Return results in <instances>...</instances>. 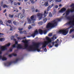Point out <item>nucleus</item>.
Listing matches in <instances>:
<instances>
[{
    "label": "nucleus",
    "instance_id": "nucleus-3",
    "mask_svg": "<svg viewBox=\"0 0 74 74\" xmlns=\"http://www.w3.org/2000/svg\"><path fill=\"white\" fill-rule=\"evenodd\" d=\"M70 7L72 8V10L70 9H69L66 12V14L65 16V17L67 19H69V20H70L71 21L72 18H74V15L73 16L71 17L70 16H67L68 15H69L70 12H73L74 11V3H73L71 5Z\"/></svg>",
    "mask_w": 74,
    "mask_h": 74
},
{
    "label": "nucleus",
    "instance_id": "nucleus-13",
    "mask_svg": "<svg viewBox=\"0 0 74 74\" xmlns=\"http://www.w3.org/2000/svg\"><path fill=\"white\" fill-rule=\"evenodd\" d=\"M52 45L51 46V44H49V45H48V47H49V48H52L53 46H54V44H55V42H52Z\"/></svg>",
    "mask_w": 74,
    "mask_h": 74
},
{
    "label": "nucleus",
    "instance_id": "nucleus-48",
    "mask_svg": "<svg viewBox=\"0 0 74 74\" xmlns=\"http://www.w3.org/2000/svg\"><path fill=\"white\" fill-rule=\"evenodd\" d=\"M42 18V16H41L39 17V19H41Z\"/></svg>",
    "mask_w": 74,
    "mask_h": 74
},
{
    "label": "nucleus",
    "instance_id": "nucleus-56",
    "mask_svg": "<svg viewBox=\"0 0 74 74\" xmlns=\"http://www.w3.org/2000/svg\"><path fill=\"white\" fill-rule=\"evenodd\" d=\"M21 13H19L17 15H18V17H18V16H19V15H21Z\"/></svg>",
    "mask_w": 74,
    "mask_h": 74
},
{
    "label": "nucleus",
    "instance_id": "nucleus-4",
    "mask_svg": "<svg viewBox=\"0 0 74 74\" xmlns=\"http://www.w3.org/2000/svg\"><path fill=\"white\" fill-rule=\"evenodd\" d=\"M57 24V22H56V21L54 20L53 21L52 23H49L46 26V28L49 29L51 27H54L55 26H56Z\"/></svg>",
    "mask_w": 74,
    "mask_h": 74
},
{
    "label": "nucleus",
    "instance_id": "nucleus-43",
    "mask_svg": "<svg viewBox=\"0 0 74 74\" xmlns=\"http://www.w3.org/2000/svg\"><path fill=\"white\" fill-rule=\"evenodd\" d=\"M8 23H9V24L10 23H11V21L10 20H8Z\"/></svg>",
    "mask_w": 74,
    "mask_h": 74
},
{
    "label": "nucleus",
    "instance_id": "nucleus-2",
    "mask_svg": "<svg viewBox=\"0 0 74 74\" xmlns=\"http://www.w3.org/2000/svg\"><path fill=\"white\" fill-rule=\"evenodd\" d=\"M40 44V43H34L32 45L29 46V50L28 51H37L38 52H40V50L38 49L39 45Z\"/></svg>",
    "mask_w": 74,
    "mask_h": 74
},
{
    "label": "nucleus",
    "instance_id": "nucleus-39",
    "mask_svg": "<svg viewBox=\"0 0 74 74\" xmlns=\"http://www.w3.org/2000/svg\"><path fill=\"white\" fill-rule=\"evenodd\" d=\"M62 19V18H57V20L58 21H60Z\"/></svg>",
    "mask_w": 74,
    "mask_h": 74
},
{
    "label": "nucleus",
    "instance_id": "nucleus-45",
    "mask_svg": "<svg viewBox=\"0 0 74 74\" xmlns=\"http://www.w3.org/2000/svg\"><path fill=\"white\" fill-rule=\"evenodd\" d=\"M23 29V28L18 29V30H19V31H21V30H22Z\"/></svg>",
    "mask_w": 74,
    "mask_h": 74
},
{
    "label": "nucleus",
    "instance_id": "nucleus-64",
    "mask_svg": "<svg viewBox=\"0 0 74 74\" xmlns=\"http://www.w3.org/2000/svg\"><path fill=\"white\" fill-rule=\"evenodd\" d=\"M62 5L61 4H60L59 5V7H62Z\"/></svg>",
    "mask_w": 74,
    "mask_h": 74
},
{
    "label": "nucleus",
    "instance_id": "nucleus-18",
    "mask_svg": "<svg viewBox=\"0 0 74 74\" xmlns=\"http://www.w3.org/2000/svg\"><path fill=\"white\" fill-rule=\"evenodd\" d=\"M39 32L40 34H43V30L41 29H39Z\"/></svg>",
    "mask_w": 74,
    "mask_h": 74
},
{
    "label": "nucleus",
    "instance_id": "nucleus-27",
    "mask_svg": "<svg viewBox=\"0 0 74 74\" xmlns=\"http://www.w3.org/2000/svg\"><path fill=\"white\" fill-rule=\"evenodd\" d=\"M3 4H4V3L3 2V1H1V7L3 6Z\"/></svg>",
    "mask_w": 74,
    "mask_h": 74
},
{
    "label": "nucleus",
    "instance_id": "nucleus-15",
    "mask_svg": "<svg viewBox=\"0 0 74 74\" xmlns=\"http://www.w3.org/2000/svg\"><path fill=\"white\" fill-rule=\"evenodd\" d=\"M12 56H17V54L13 53L9 55V57H10V58L12 57Z\"/></svg>",
    "mask_w": 74,
    "mask_h": 74
},
{
    "label": "nucleus",
    "instance_id": "nucleus-57",
    "mask_svg": "<svg viewBox=\"0 0 74 74\" xmlns=\"http://www.w3.org/2000/svg\"><path fill=\"white\" fill-rule=\"evenodd\" d=\"M19 33L20 34H22V33H23V31H22L20 32Z\"/></svg>",
    "mask_w": 74,
    "mask_h": 74
},
{
    "label": "nucleus",
    "instance_id": "nucleus-17",
    "mask_svg": "<svg viewBox=\"0 0 74 74\" xmlns=\"http://www.w3.org/2000/svg\"><path fill=\"white\" fill-rule=\"evenodd\" d=\"M11 38L12 40H13L14 41H16V40L15 38V36H12Z\"/></svg>",
    "mask_w": 74,
    "mask_h": 74
},
{
    "label": "nucleus",
    "instance_id": "nucleus-50",
    "mask_svg": "<svg viewBox=\"0 0 74 74\" xmlns=\"http://www.w3.org/2000/svg\"><path fill=\"white\" fill-rule=\"evenodd\" d=\"M14 5H16L17 4V3H16V2H14Z\"/></svg>",
    "mask_w": 74,
    "mask_h": 74
},
{
    "label": "nucleus",
    "instance_id": "nucleus-28",
    "mask_svg": "<svg viewBox=\"0 0 74 74\" xmlns=\"http://www.w3.org/2000/svg\"><path fill=\"white\" fill-rule=\"evenodd\" d=\"M0 41H4V38H0Z\"/></svg>",
    "mask_w": 74,
    "mask_h": 74
},
{
    "label": "nucleus",
    "instance_id": "nucleus-19",
    "mask_svg": "<svg viewBox=\"0 0 74 74\" xmlns=\"http://www.w3.org/2000/svg\"><path fill=\"white\" fill-rule=\"evenodd\" d=\"M3 8H8V7H9V6L8 5H6L4 4L3 5Z\"/></svg>",
    "mask_w": 74,
    "mask_h": 74
},
{
    "label": "nucleus",
    "instance_id": "nucleus-34",
    "mask_svg": "<svg viewBox=\"0 0 74 74\" xmlns=\"http://www.w3.org/2000/svg\"><path fill=\"white\" fill-rule=\"evenodd\" d=\"M32 36V37H33V38H34L35 37V36H36V34H34H34H32L31 35Z\"/></svg>",
    "mask_w": 74,
    "mask_h": 74
},
{
    "label": "nucleus",
    "instance_id": "nucleus-51",
    "mask_svg": "<svg viewBox=\"0 0 74 74\" xmlns=\"http://www.w3.org/2000/svg\"><path fill=\"white\" fill-rule=\"evenodd\" d=\"M23 32L24 34H26V31H24Z\"/></svg>",
    "mask_w": 74,
    "mask_h": 74
},
{
    "label": "nucleus",
    "instance_id": "nucleus-1",
    "mask_svg": "<svg viewBox=\"0 0 74 74\" xmlns=\"http://www.w3.org/2000/svg\"><path fill=\"white\" fill-rule=\"evenodd\" d=\"M54 38H55V39L57 38L56 37V35H54L53 37L51 38V39H50L49 37L47 36L46 38V39L47 41H45L42 43V48H45L47 45L48 44L51 42L52 41H54L55 40V39H54Z\"/></svg>",
    "mask_w": 74,
    "mask_h": 74
},
{
    "label": "nucleus",
    "instance_id": "nucleus-47",
    "mask_svg": "<svg viewBox=\"0 0 74 74\" xmlns=\"http://www.w3.org/2000/svg\"><path fill=\"white\" fill-rule=\"evenodd\" d=\"M53 5H54V4L53 3L51 5V6H50L51 7V8H52V7H53Z\"/></svg>",
    "mask_w": 74,
    "mask_h": 74
},
{
    "label": "nucleus",
    "instance_id": "nucleus-59",
    "mask_svg": "<svg viewBox=\"0 0 74 74\" xmlns=\"http://www.w3.org/2000/svg\"><path fill=\"white\" fill-rule=\"evenodd\" d=\"M6 11H7V10H5L3 12V13H5L6 12Z\"/></svg>",
    "mask_w": 74,
    "mask_h": 74
},
{
    "label": "nucleus",
    "instance_id": "nucleus-52",
    "mask_svg": "<svg viewBox=\"0 0 74 74\" xmlns=\"http://www.w3.org/2000/svg\"><path fill=\"white\" fill-rule=\"evenodd\" d=\"M58 44L55 45V46L56 47H58Z\"/></svg>",
    "mask_w": 74,
    "mask_h": 74
},
{
    "label": "nucleus",
    "instance_id": "nucleus-30",
    "mask_svg": "<svg viewBox=\"0 0 74 74\" xmlns=\"http://www.w3.org/2000/svg\"><path fill=\"white\" fill-rule=\"evenodd\" d=\"M47 32L46 30H44V31H43V33H44V34H46Z\"/></svg>",
    "mask_w": 74,
    "mask_h": 74
},
{
    "label": "nucleus",
    "instance_id": "nucleus-22",
    "mask_svg": "<svg viewBox=\"0 0 74 74\" xmlns=\"http://www.w3.org/2000/svg\"><path fill=\"white\" fill-rule=\"evenodd\" d=\"M9 16L10 18H14V15H11L10 14H9Z\"/></svg>",
    "mask_w": 74,
    "mask_h": 74
},
{
    "label": "nucleus",
    "instance_id": "nucleus-36",
    "mask_svg": "<svg viewBox=\"0 0 74 74\" xmlns=\"http://www.w3.org/2000/svg\"><path fill=\"white\" fill-rule=\"evenodd\" d=\"M17 39L18 40H22V38L20 37H17Z\"/></svg>",
    "mask_w": 74,
    "mask_h": 74
},
{
    "label": "nucleus",
    "instance_id": "nucleus-55",
    "mask_svg": "<svg viewBox=\"0 0 74 74\" xmlns=\"http://www.w3.org/2000/svg\"><path fill=\"white\" fill-rule=\"evenodd\" d=\"M10 1L11 2V4H12V3H13V1H12V0H10Z\"/></svg>",
    "mask_w": 74,
    "mask_h": 74
},
{
    "label": "nucleus",
    "instance_id": "nucleus-32",
    "mask_svg": "<svg viewBox=\"0 0 74 74\" xmlns=\"http://www.w3.org/2000/svg\"><path fill=\"white\" fill-rule=\"evenodd\" d=\"M49 15L50 17H52V15L51 13H49Z\"/></svg>",
    "mask_w": 74,
    "mask_h": 74
},
{
    "label": "nucleus",
    "instance_id": "nucleus-12",
    "mask_svg": "<svg viewBox=\"0 0 74 74\" xmlns=\"http://www.w3.org/2000/svg\"><path fill=\"white\" fill-rule=\"evenodd\" d=\"M30 19L32 21H36V19H35V17H34V15H33L31 16L30 17Z\"/></svg>",
    "mask_w": 74,
    "mask_h": 74
},
{
    "label": "nucleus",
    "instance_id": "nucleus-8",
    "mask_svg": "<svg viewBox=\"0 0 74 74\" xmlns=\"http://www.w3.org/2000/svg\"><path fill=\"white\" fill-rule=\"evenodd\" d=\"M20 60V58H18L17 59H16L15 61H12L11 62H8L7 63V64H8L9 65H11L12 63H17L19 60Z\"/></svg>",
    "mask_w": 74,
    "mask_h": 74
},
{
    "label": "nucleus",
    "instance_id": "nucleus-54",
    "mask_svg": "<svg viewBox=\"0 0 74 74\" xmlns=\"http://www.w3.org/2000/svg\"><path fill=\"white\" fill-rule=\"evenodd\" d=\"M44 51H45V52H47V48H45L44 50Z\"/></svg>",
    "mask_w": 74,
    "mask_h": 74
},
{
    "label": "nucleus",
    "instance_id": "nucleus-24",
    "mask_svg": "<svg viewBox=\"0 0 74 74\" xmlns=\"http://www.w3.org/2000/svg\"><path fill=\"white\" fill-rule=\"evenodd\" d=\"M2 60L3 61H4L5 60H7V58H6L3 57L2 58Z\"/></svg>",
    "mask_w": 74,
    "mask_h": 74
},
{
    "label": "nucleus",
    "instance_id": "nucleus-63",
    "mask_svg": "<svg viewBox=\"0 0 74 74\" xmlns=\"http://www.w3.org/2000/svg\"><path fill=\"white\" fill-rule=\"evenodd\" d=\"M3 57H2V56H0V58H1V59H3Z\"/></svg>",
    "mask_w": 74,
    "mask_h": 74
},
{
    "label": "nucleus",
    "instance_id": "nucleus-26",
    "mask_svg": "<svg viewBox=\"0 0 74 74\" xmlns=\"http://www.w3.org/2000/svg\"><path fill=\"white\" fill-rule=\"evenodd\" d=\"M47 18H46L44 19L43 20V21L44 23H45V22H47Z\"/></svg>",
    "mask_w": 74,
    "mask_h": 74
},
{
    "label": "nucleus",
    "instance_id": "nucleus-38",
    "mask_svg": "<svg viewBox=\"0 0 74 74\" xmlns=\"http://www.w3.org/2000/svg\"><path fill=\"white\" fill-rule=\"evenodd\" d=\"M52 36V33H50L48 35V36H49L50 37H51Z\"/></svg>",
    "mask_w": 74,
    "mask_h": 74
},
{
    "label": "nucleus",
    "instance_id": "nucleus-16",
    "mask_svg": "<svg viewBox=\"0 0 74 74\" xmlns=\"http://www.w3.org/2000/svg\"><path fill=\"white\" fill-rule=\"evenodd\" d=\"M31 1L32 4H34L35 2L37 1V0H30Z\"/></svg>",
    "mask_w": 74,
    "mask_h": 74
},
{
    "label": "nucleus",
    "instance_id": "nucleus-9",
    "mask_svg": "<svg viewBox=\"0 0 74 74\" xmlns=\"http://www.w3.org/2000/svg\"><path fill=\"white\" fill-rule=\"evenodd\" d=\"M48 14V12L47 13L46 11H45L44 12V13L43 14V15L41 13H38L37 14V15L38 16H43V15L45 17H44L43 18H45L46 16H47V15Z\"/></svg>",
    "mask_w": 74,
    "mask_h": 74
},
{
    "label": "nucleus",
    "instance_id": "nucleus-20",
    "mask_svg": "<svg viewBox=\"0 0 74 74\" xmlns=\"http://www.w3.org/2000/svg\"><path fill=\"white\" fill-rule=\"evenodd\" d=\"M13 23L15 25H18L19 24V23L16 22L15 21H13Z\"/></svg>",
    "mask_w": 74,
    "mask_h": 74
},
{
    "label": "nucleus",
    "instance_id": "nucleus-23",
    "mask_svg": "<svg viewBox=\"0 0 74 74\" xmlns=\"http://www.w3.org/2000/svg\"><path fill=\"white\" fill-rule=\"evenodd\" d=\"M48 1H47L46 2H45V3L44 5L45 6H47V5H48Z\"/></svg>",
    "mask_w": 74,
    "mask_h": 74
},
{
    "label": "nucleus",
    "instance_id": "nucleus-35",
    "mask_svg": "<svg viewBox=\"0 0 74 74\" xmlns=\"http://www.w3.org/2000/svg\"><path fill=\"white\" fill-rule=\"evenodd\" d=\"M0 23L1 25H3V22L2 21L0 20Z\"/></svg>",
    "mask_w": 74,
    "mask_h": 74
},
{
    "label": "nucleus",
    "instance_id": "nucleus-5",
    "mask_svg": "<svg viewBox=\"0 0 74 74\" xmlns=\"http://www.w3.org/2000/svg\"><path fill=\"white\" fill-rule=\"evenodd\" d=\"M58 33L62 34L64 36H66L68 33V31L66 29H61L59 31Z\"/></svg>",
    "mask_w": 74,
    "mask_h": 74
},
{
    "label": "nucleus",
    "instance_id": "nucleus-61",
    "mask_svg": "<svg viewBox=\"0 0 74 74\" xmlns=\"http://www.w3.org/2000/svg\"><path fill=\"white\" fill-rule=\"evenodd\" d=\"M22 11L23 12V14H24V13H25V10L24 9H23L22 10Z\"/></svg>",
    "mask_w": 74,
    "mask_h": 74
},
{
    "label": "nucleus",
    "instance_id": "nucleus-33",
    "mask_svg": "<svg viewBox=\"0 0 74 74\" xmlns=\"http://www.w3.org/2000/svg\"><path fill=\"white\" fill-rule=\"evenodd\" d=\"M59 40L58 39H57V40H56L55 41L56 44H57V43L59 42Z\"/></svg>",
    "mask_w": 74,
    "mask_h": 74
},
{
    "label": "nucleus",
    "instance_id": "nucleus-7",
    "mask_svg": "<svg viewBox=\"0 0 74 74\" xmlns=\"http://www.w3.org/2000/svg\"><path fill=\"white\" fill-rule=\"evenodd\" d=\"M22 42H23L24 43L26 44H25V45L24 46L25 49H26L27 50H29V46L27 44V43H28V41L27 40H23Z\"/></svg>",
    "mask_w": 74,
    "mask_h": 74
},
{
    "label": "nucleus",
    "instance_id": "nucleus-58",
    "mask_svg": "<svg viewBox=\"0 0 74 74\" xmlns=\"http://www.w3.org/2000/svg\"><path fill=\"white\" fill-rule=\"evenodd\" d=\"M55 8H58V5H56Z\"/></svg>",
    "mask_w": 74,
    "mask_h": 74
},
{
    "label": "nucleus",
    "instance_id": "nucleus-42",
    "mask_svg": "<svg viewBox=\"0 0 74 74\" xmlns=\"http://www.w3.org/2000/svg\"><path fill=\"white\" fill-rule=\"evenodd\" d=\"M32 12H34L35 11V9H34V8H32Z\"/></svg>",
    "mask_w": 74,
    "mask_h": 74
},
{
    "label": "nucleus",
    "instance_id": "nucleus-31",
    "mask_svg": "<svg viewBox=\"0 0 74 74\" xmlns=\"http://www.w3.org/2000/svg\"><path fill=\"white\" fill-rule=\"evenodd\" d=\"M10 27V30L11 31H12V30H13L12 29H13V28H12V27H11V25H9Z\"/></svg>",
    "mask_w": 74,
    "mask_h": 74
},
{
    "label": "nucleus",
    "instance_id": "nucleus-49",
    "mask_svg": "<svg viewBox=\"0 0 74 74\" xmlns=\"http://www.w3.org/2000/svg\"><path fill=\"white\" fill-rule=\"evenodd\" d=\"M12 47L13 48H15V47H16V45H14L12 46Z\"/></svg>",
    "mask_w": 74,
    "mask_h": 74
},
{
    "label": "nucleus",
    "instance_id": "nucleus-40",
    "mask_svg": "<svg viewBox=\"0 0 74 74\" xmlns=\"http://www.w3.org/2000/svg\"><path fill=\"white\" fill-rule=\"evenodd\" d=\"M51 7L50 6H49L47 8V11H49V9H51Z\"/></svg>",
    "mask_w": 74,
    "mask_h": 74
},
{
    "label": "nucleus",
    "instance_id": "nucleus-44",
    "mask_svg": "<svg viewBox=\"0 0 74 74\" xmlns=\"http://www.w3.org/2000/svg\"><path fill=\"white\" fill-rule=\"evenodd\" d=\"M28 28L29 29H30L32 28V26H31V25H29Z\"/></svg>",
    "mask_w": 74,
    "mask_h": 74
},
{
    "label": "nucleus",
    "instance_id": "nucleus-60",
    "mask_svg": "<svg viewBox=\"0 0 74 74\" xmlns=\"http://www.w3.org/2000/svg\"><path fill=\"white\" fill-rule=\"evenodd\" d=\"M17 3L18 5H21V3L19 2H18Z\"/></svg>",
    "mask_w": 74,
    "mask_h": 74
},
{
    "label": "nucleus",
    "instance_id": "nucleus-21",
    "mask_svg": "<svg viewBox=\"0 0 74 74\" xmlns=\"http://www.w3.org/2000/svg\"><path fill=\"white\" fill-rule=\"evenodd\" d=\"M38 33V31H37V30L36 29L35 31H34V34H35V35L37 34Z\"/></svg>",
    "mask_w": 74,
    "mask_h": 74
},
{
    "label": "nucleus",
    "instance_id": "nucleus-25",
    "mask_svg": "<svg viewBox=\"0 0 74 74\" xmlns=\"http://www.w3.org/2000/svg\"><path fill=\"white\" fill-rule=\"evenodd\" d=\"M24 17V15L23 14H22L20 16L21 19H23V18Z\"/></svg>",
    "mask_w": 74,
    "mask_h": 74
},
{
    "label": "nucleus",
    "instance_id": "nucleus-41",
    "mask_svg": "<svg viewBox=\"0 0 74 74\" xmlns=\"http://www.w3.org/2000/svg\"><path fill=\"white\" fill-rule=\"evenodd\" d=\"M12 48H10L9 49V52H12Z\"/></svg>",
    "mask_w": 74,
    "mask_h": 74
},
{
    "label": "nucleus",
    "instance_id": "nucleus-53",
    "mask_svg": "<svg viewBox=\"0 0 74 74\" xmlns=\"http://www.w3.org/2000/svg\"><path fill=\"white\" fill-rule=\"evenodd\" d=\"M32 26H36V25L35 24V23H33L32 24Z\"/></svg>",
    "mask_w": 74,
    "mask_h": 74
},
{
    "label": "nucleus",
    "instance_id": "nucleus-37",
    "mask_svg": "<svg viewBox=\"0 0 74 74\" xmlns=\"http://www.w3.org/2000/svg\"><path fill=\"white\" fill-rule=\"evenodd\" d=\"M42 23H43L42 22H40L38 23V24L40 25H42Z\"/></svg>",
    "mask_w": 74,
    "mask_h": 74
},
{
    "label": "nucleus",
    "instance_id": "nucleus-10",
    "mask_svg": "<svg viewBox=\"0 0 74 74\" xmlns=\"http://www.w3.org/2000/svg\"><path fill=\"white\" fill-rule=\"evenodd\" d=\"M18 42L15 41V45H18V46L17 47V49H24V48H22V46L21 45V44H18Z\"/></svg>",
    "mask_w": 74,
    "mask_h": 74
},
{
    "label": "nucleus",
    "instance_id": "nucleus-62",
    "mask_svg": "<svg viewBox=\"0 0 74 74\" xmlns=\"http://www.w3.org/2000/svg\"><path fill=\"white\" fill-rule=\"evenodd\" d=\"M49 2V3H51V1H52V0H48Z\"/></svg>",
    "mask_w": 74,
    "mask_h": 74
},
{
    "label": "nucleus",
    "instance_id": "nucleus-46",
    "mask_svg": "<svg viewBox=\"0 0 74 74\" xmlns=\"http://www.w3.org/2000/svg\"><path fill=\"white\" fill-rule=\"evenodd\" d=\"M35 12H40V10H38L37 9H36L35 10Z\"/></svg>",
    "mask_w": 74,
    "mask_h": 74
},
{
    "label": "nucleus",
    "instance_id": "nucleus-14",
    "mask_svg": "<svg viewBox=\"0 0 74 74\" xmlns=\"http://www.w3.org/2000/svg\"><path fill=\"white\" fill-rule=\"evenodd\" d=\"M27 20L28 21V22L29 24H31L32 23V20L30 18H29L28 17L27 18Z\"/></svg>",
    "mask_w": 74,
    "mask_h": 74
},
{
    "label": "nucleus",
    "instance_id": "nucleus-29",
    "mask_svg": "<svg viewBox=\"0 0 74 74\" xmlns=\"http://www.w3.org/2000/svg\"><path fill=\"white\" fill-rule=\"evenodd\" d=\"M62 0H56V2L57 3H59V2H61Z\"/></svg>",
    "mask_w": 74,
    "mask_h": 74
},
{
    "label": "nucleus",
    "instance_id": "nucleus-6",
    "mask_svg": "<svg viewBox=\"0 0 74 74\" xmlns=\"http://www.w3.org/2000/svg\"><path fill=\"white\" fill-rule=\"evenodd\" d=\"M10 45H11L10 43L6 44L5 45L1 47L0 49L2 51H5V50L7 49V47H10Z\"/></svg>",
    "mask_w": 74,
    "mask_h": 74
},
{
    "label": "nucleus",
    "instance_id": "nucleus-11",
    "mask_svg": "<svg viewBox=\"0 0 74 74\" xmlns=\"http://www.w3.org/2000/svg\"><path fill=\"white\" fill-rule=\"evenodd\" d=\"M66 10V9L65 8H62L61 10L59 11V12L60 13H62V12H64Z\"/></svg>",
    "mask_w": 74,
    "mask_h": 74
}]
</instances>
